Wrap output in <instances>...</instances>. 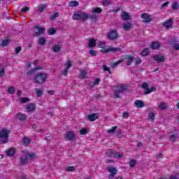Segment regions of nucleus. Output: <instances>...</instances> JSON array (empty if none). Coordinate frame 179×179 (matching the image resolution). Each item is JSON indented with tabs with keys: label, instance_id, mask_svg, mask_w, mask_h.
Masks as SVG:
<instances>
[{
	"label": "nucleus",
	"instance_id": "23",
	"mask_svg": "<svg viewBox=\"0 0 179 179\" xmlns=\"http://www.w3.org/2000/svg\"><path fill=\"white\" fill-rule=\"evenodd\" d=\"M80 13L81 11L75 13L73 15V20H80Z\"/></svg>",
	"mask_w": 179,
	"mask_h": 179
},
{
	"label": "nucleus",
	"instance_id": "27",
	"mask_svg": "<svg viewBox=\"0 0 179 179\" xmlns=\"http://www.w3.org/2000/svg\"><path fill=\"white\" fill-rule=\"evenodd\" d=\"M15 152H16V151L15 150V148H10V149H8V150H7L6 155H7L8 156H13V155H15Z\"/></svg>",
	"mask_w": 179,
	"mask_h": 179
},
{
	"label": "nucleus",
	"instance_id": "35",
	"mask_svg": "<svg viewBox=\"0 0 179 179\" xmlns=\"http://www.w3.org/2000/svg\"><path fill=\"white\" fill-rule=\"evenodd\" d=\"M64 66L66 67V69H69L71 66H72V61L71 60H67L64 64Z\"/></svg>",
	"mask_w": 179,
	"mask_h": 179
},
{
	"label": "nucleus",
	"instance_id": "58",
	"mask_svg": "<svg viewBox=\"0 0 179 179\" xmlns=\"http://www.w3.org/2000/svg\"><path fill=\"white\" fill-rule=\"evenodd\" d=\"M27 160H29V158H27V157H26V158L22 157L21 158V163L22 164H26V163H27Z\"/></svg>",
	"mask_w": 179,
	"mask_h": 179
},
{
	"label": "nucleus",
	"instance_id": "56",
	"mask_svg": "<svg viewBox=\"0 0 179 179\" xmlns=\"http://www.w3.org/2000/svg\"><path fill=\"white\" fill-rule=\"evenodd\" d=\"M90 54L92 57H96V55H97V51L91 50H90Z\"/></svg>",
	"mask_w": 179,
	"mask_h": 179
},
{
	"label": "nucleus",
	"instance_id": "1",
	"mask_svg": "<svg viewBox=\"0 0 179 179\" xmlns=\"http://www.w3.org/2000/svg\"><path fill=\"white\" fill-rule=\"evenodd\" d=\"M34 82L38 85H43L47 80V74L45 73H38L34 78Z\"/></svg>",
	"mask_w": 179,
	"mask_h": 179
},
{
	"label": "nucleus",
	"instance_id": "22",
	"mask_svg": "<svg viewBox=\"0 0 179 179\" xmlns=\"http://www.w3.org/2000/svg\"><path fill=\"white\" fill-rule=\"evenodd\" d=\"M87 19H89V15L86 13H83L81 11L80 15V20L84 21V20H87Z\"/></svg>",
	"mask_w": 179,
	"mask_h": 179
},
{
	"label": "nucleus",
	"instance_id": "47",
	"mask_svg": "<svg viewBox=\"0 0 179 179\" xmlns=\"http://www.w3.org/2000/svg\"><path fill=\"white\" fill-rule=\"evenodd\" d=\"M48 34H49V36H52V34H55V29H54V28H50L48 31Z\"/></svg>",
	"mask_w": 179,
	"mask_h": 179
},
{
	"label": "nucleus",
	"instance_id": "24",
	"mask_svg": "<svg viewBox=\"0 0 179 179\" xmlns=\"http://www.w3.org/2000/svg\"><path fill=\"white\" fill-rule=\"evenodd\" d=\"M164 27H166V29H169L173 26V21L171 20H169L166 22H165L163 24Z\"/></svg>",
	"mask_w": 179,
	"mask_h": 179
},
{
	"label": "nucleus",
	"instance_id": "12",
	"mask_svg": "<svg viewBox=\"0 0 179 179\" xmlns=\"http://www.w3.org/2000/svg\"><path fill=\"white\" fill-rule=\"evenodd\" d=\"M153 59L155 61H157L158 63L164 62V61L166 59L165 57L162 55H155V56H153Z\"/></svg>",
	"mask_w": 179,
	"mask_h": 179
},
{
	"label": "nucleus",
	"instance_id": "18",
	"mask_svg": "<svg viewBox=\"0 0 179 179\" xmlns=\"http://www.w3.org/2000/svg\"><path fill=\"white\" fill-rule=\"evenodd\" d=\"M122 27L124 30L129 31L131 29H132V24L131 22L123 23Z\"/></svg>",
	"mask_w": 179,
	"mask_h": 179
},
{
	"label": "nucleus",
	"instance_id": "32",
	"mask_svg": "<svg viewBox=\"0 0 179 179\" xmlns=\"http://www.w3.org/2000/svg\"><path fill=\"white\" fill-rule=\"evenodd\" d=\"M30 101V99L28 97H24L20 99V103L21 104H24V103H29Z\"/></svg>",
	"mask_w": 179,
	"mask_h": 179
},
{
	"label": "nucleus",
	"instance_id": "29",
	"mask_svg": "<svg viewBox=\"0 0 179 179\" xmlns=\"http://www.w3.org/2000/svg\"><path fill=\"white\" fill-rule=\"evenodd\" d=\"M158 108H159V110H166L167 108V103L164 102H161L158 105Z\"/></svg>",
	"mask_w": 179,
	"mask_h": 179
},
{
	"label": "nucleus",
	"instance_id": "42",
	"mask_svg": "<svg viewBox=\"0 0 179 179\" xmlns=\"http://www.w3.org/2000/svg\"><path fill=\"white\" fill-rule=\"evenodd\" d=\"M38 44L39 45H44L45 44V39L44 38H41L38 41Z\"/></svg>",
	"mask_w": 179,
	"mask_h": 179
},
{
	"label": "nucleus",
	"instance_id": "4",
	"mask_svg": "<svg viewBox=\"0 0 179 179\" xmlns=\"http://www.w3.org/2000/svg\"><path fill=\"white\" fill-rule=\"evenodd\" d=\"M142 89L145 90L144 94H150V93H153V92H156V87H151L149 88V85L147 83H143L141 85Z\"/></svg>",
	"mask_w": 179,
	"mask_h": 179
},
{
	"label": "nucleus",
	"instance_id": "10",
	"mask_svg": "<svg viewBox=\"0 0 179 179\" xmlns=\"http://www.w3.org/2000/svg\"><path fill=\"white\" fill-rule=\"evenodd\" d=\"M99 118V113H93L88 115L87 116V120L88 121H90L91 122H93V121H96Z\"/></svg>",
	"mask_w": 179,
	"mask_h": 179
},
{
	"label": "nucleus",
	"instance_id": "8",
	"mask_svg": "<svg viewBox=\"0 0 179 179\" xmlns=\"http://www.w3.org/2000/svg\"><path fill=\"white\" fill-rule=\"evenodd\" d=\"M117 51H121V49L120 48H109L101 50V52L102 54H107V52H117Z\"/></svg>",
	"mask_w": 179,
	"mask_h": 179
},
{
	"label": "nucleus",
	"instance_id": "62",
	"mask_svg": "<svg viewBox=\"0 0 179 179\" xmlns=\"http://www.w3.org/2000/svg\"><path fill=\"white\" fill-rule=\"evenodd\" d=\"M0 76H5V69L2 68L0 69Z\"/></svg>",
	"mask_w": 179,
	"mask_h": 179
},
{
	"label": "nucleus",
	"instance_id": "54",
	"mask_svg": "<svg viewBox=\"0 0 179 179\" xmlns=\"http://www.w3.org/2000/svg\"><path fill=\"white\" fill-rule=\"evenodd\" d=\"M170 139L172 142H176L177 141V136L172 134L170 136Z\"/></svg>",
	"mask_w": 179,
	"mask_h": 179
},
{
	"label": "nucleus",
	"instance_id": "38",
	"mask_svg": "<svg viewBox=\"0 0 179 179\" xmlns=\"http://www.w3.org/2000/svg\"><path fill=\"white\" fill-rule=\"evenodd\" d=\"M102 5L103 6H110L111 5V0H103Z\"/></svg>",
	"mask_w": 179,
	"mask_h": 179
},
{
	"label": "nucleus",
	"instance_id": "48",
	"mask_svg": "<svg viewBox=\"0 0 179 179\" xmlns=\"http://www.w3.org/2000/svg\"><path fill=\"white\" fill-rule=\"evenodd\" d=\"M135 164H136V161L135 159H131L130 160V164H129V167H135Z\"/></svg>",
	"mask_w": 179,
	"mask_h": 179
},
{
	"label": "nucleus",
	"instance_id": "2",
	"mask_svg": "<svg viewBox=\"0 0 179 179\" xmlns=\"http://www.w3.org/2000/svg\"><path fill=\"white\" fill-rule=\"evenodd\" d=\"M44 31H45V28L41 27L39 25H36L32 29V34L34 36H41V34H44Z\"/></svg>",
	"mask_w": 179,
	"mask_h": 179
},
{
	"label": "nucleus",
	"instance_id": "28",
	"mask_svg": "<svg viewBox=\"0 0 179 179\" xmlns=\"http://www.w3.org/2000/svg\"><path fill=\"white\" fill-rule=\"evenodd\" d=\"M121 17L123 20H129V14H128V13L122 12Z\"/></svg>",
	"mask_w": 179,
	"mask_h": 179
},
{
	"label": "nucleus",
	"instance_id": "17",
	"mask_svg": "<svg viewBox=\"0 0 179 179\" xmlns=\"http://www.w3.org/2000/svg\"><path fill=\"white\" fill-rule=\"evenodd\" d=\"M65 138H66V139H69V141H72V139H73L75 138V134L73 133V131H68L65 134Z\"/></svg>",
	"mask_w": 179,
	"mask_h": 179
},
{
	"label": "nucleus",
	"instance_id": "57",
	"mask_svg": "<svg viewBox=\"0 0 179 179\" xmlns=\"http://www.w3.org/2000/svg\"><path fill=\"white\" fill-rule=\"evenodd\" d=\"M92 83L94 85V86H97V85L100 83V78L95 79Z\"/></svg>",
	"mask_w": 179,
	"mask_h": 179
},
{
	"label": "nucleus",
	"instance_id": "26",
	"mask_svg": "<svg viewBox=\"0 0 179 179\" xmlns=\"http://www.w3.org/2000/svg\"><path fill=\"white\" fill-rule=\"evenodd\" d=\"M68 5L71 8H75L76 6H79V2L78 1H70Z\"/></svg>",
	"mask_w": 179,
	"mask_h": 179
},
{
	"label": "nucleus",
	"instance_id": "55",
	"mask_svg": "<svg viewBox=\"0 0 179 179\" xmlns=\"http://www.w3.org/2000/svg\"><path fill=\"white\" fill-rule=\"evenodd\" d=\"M65 171H75V166H68Z\"/></svg>",
	"mask_w": 179,
	"mask_h": 179
},
{
	"label": "nucleus",
	"instance_id": "43",
	"mask_svg": "<svg viewBox=\"0 0 179 179\" xmlns=\"http://www.w3.org/2000/svg\"><path fill=\"white\" fill-rule=\"evenodd\" d=\"M28 10H30V8H29L28 6H24L20 10V13H26V12H28Z\"/></svg>",
	"mask_w": 179,
	"mask_h": 179
},
{
	"label": "nucleus",
	"instance_id": "3",
	"mask_svg": "<svg viewBox=\"0 0 179 179\" xmlns=\"http://www.w3.org/2000/svg\"><path fill=\"white\" fill-rule=\"evenodd\" d=\"M8 135H9V131L6 129H2L0 131V142L1 143H8Z\"/></svg>",
	"mask_w": 179,
	"mask_h": 179
},
{
	"label": "nucleus",
	"instance_id": "49",
	"mask_svg": "<svg viewBox=\"0 0 179 179\" xmlns=\"http://www.w3.org/2000/svg\"><path fill=\"white\" fill-rule=\"evenodd\" d=\"M59 16V13H55V14L51 15V20H54L55 18L58 17Z\"/></svg>",
	"mask_w": 179,
	"mask_h": 179
},
{
	"label": "nucleus",
	"instance_id": "31",
	"mask_svg": "<svg viewBox=\"0 0 179 179\" xmlns=\"http://www.w3.org/2000/svg\"><path fill=\"white\" fill-rule=\"evenodd\" d=\"M103 12V10L101 8L96 7V8H92V13H101Z\"/></svg>",
	"mask_w": 179,
	"mask_h": 179
},
{
	"label": "nucleus",
	"instance_id": "61",
	"mask_svg": "<svg viewBox=\"0 0 179 179\" xmlns=\"http://www.w3.org/2000/svg\"><path fill=\"white\" fill-rule=\"evenodd\" d=\"M45 6L44 5H41L39 6V8L38 10V12H39L40 13H41V12H43V10H44Z\"/></svg>",
	"mask_w": 179,
	"mask_h": 179
},
{
	"label": "nucleus",
	"instance_id": "60",
	"mask_svg": "<svg viewBox=\"0 0 179 179\" xmlns=\"http://www.w3.org/2000/svg\"><path fill=\"white\" fill-rule=\"evenodd\" d=\"M103 71H108L110 75H111V71H110V68L106 66L105 65L103 66Z\"/></svg>",
	"mask_w": 179,
	"mask_h": 179
},
{
	"label": "nucleus",
	"instance_id": "40",
	"mask_svg": "<svg viewBox=\"0 0 179 179\" xmlns=\"http://www.w3.org/2000/svg\"><path fill=\"white\" fill-rule=\"evenodd\" d=\"M22 143L24 146H27V145L30 144V139L27 138H24L22 140Z\"/></svg>",
	"mask_w": 179,
	"mask_h": 179
},
{
	"label": "nucleus",
	"instance_id": "11",
	"mask_svg": "<svg viewBox=\"0 0 179 179\" xmlns=\"http://www.w3.org/2000/svg\"><path fill=\"white\" fill-rule=\"evenodd\" d=\"M15 117L17 120H19V121H24V120L27 118V115L24 113H18L15 115Z\"/></svg>",
	"mask_w": 179,
	"mask_h": 179
},
{
	"label": "nucleus",
	"instance_id": "37",
	"mask_svg": "<svg viewBox=\"0 0 179 179\" xmlns=\"http://www.w3.org/2000/svg\"><path fill=\"white\" fill-rule=\"evenodd\" d=\"M179 8V3L176 1H174L172 4L173 10H177Z\"/></svg>",
	"mask_w": 179,
	"mask_h": 179
},
{
	"label": "nucleus",
	"instance_id": "46",
	"mask_svg": "<svg viewBox=\"0 0 179 179\" xmlns=\"http://www.w3.org/2000/svg\"><path fill=\"white\" fill-rule=\"evenodd\" d=\"M148 118L150 121H155V113L153 112L150 113Z\"/></svg>",
	"mask_w": 179,
	"mask_h": 179
},
{
	"label": "nucleus",
	"instance_id": "50",
	"mask_svg": "<svg viewBox=\"0 0 179 179\" xmlns=\"http://www.w3.org/2000/svg\"><path fill=\"white\" fill-rule=\"evenodd\" d=\"M141 62H142V59H141V58H139V57H137L136 59V66H139V65H141Z\"/></svg>",
	"mask_w": 179,
	"mask_h": 179
},
{
	"label": "nucleus",
	"instance_id": "6",
	"mask_svg": "<svg viewBox=\"0 0 179 179\" xmlns=\"http://www.w3.org/2000/svg\"><path fill=\"white\" fill-rule=\"evenodd\" d=\"M126 87L124 85H120L117 87V90L116 91H115V96L118 99L120 97V94H121V93H123V92H125L126 90Z\"/></svg>",
	"mask_w": 179,
	"mask_h": 179
},
{
	"label": "nucleus",
	"instance_id": "45",
	"mask_svg": "<svg viewBox=\"0 0 179 179\" xmlns=\"http://www.w3.org/2000/svg\"><path fill=\"white\" fill-rule=\"evenodd\" d=\"M8 93H9V94H13L15 93V87H9L8 89Z\"/></svg>",
	"mask_w": 179,
	"mask_h": 179
},
{
	"label": "nucleus",
	"instance_id": "34",
	"mask_svg": "<svg viewBox=\"0 0 179 179\" xmlns=\"http://www.w3.org/2000/svg\"><path fill=\"white\" fill-rule=\"evenodd\" d=\"M123 157H124V154L121 152H115V157H114L115 159H122Z\"/></svg>",
	"mask_w": 179,
	"mask_h": 179
},
{
	"label": "nucleus",
	"instance_id": "21",
	"mask_svg": "<svg viewBox=\"0 0 179 179\" xmlns=\"http://www.w3.org/2000/svg\"><path fill=\"white\" fill-rule=\"evenodd\" d=\"M160 48V43L159 42H152L151 43V48L152 50H159Z\"/></svg>",
	"mask_w": 179,
	"mask_h": 179
},
{
	"label": "nucleus",
	"instance_id": "19",
	"mask_svg": "<svg viewBox=\"0 0 179 179\" xmlns=\"http://www.w3.org/2000/svg\"><path fill=\"white\" fill-rule=\"evenodd\" d=\"M89 48H93V47H96V39H90L88 41V45Z\"/></svg>",
	"mask_w": 179,
	"mask_h": 179
},
{
	"label": "nucleus",
	"instance_id": "63",
	"mask_svg": "<svg viewBox=\"0 0 179 179\" xmlns=\"http://www.w3.org/2000/svg\"><path fill=\"white\" fill-rule=\"evenodd\" d=\"M68 69H64V71H62V75L63 76H66L68 75Z\"/></svg>",
	"mask_w": 179,
	"mask_h": 179
},
{
	"label": "nucleus",
	"instance_id": "14",
	"mask_svg": "<svg viewBox=\"0 0 179 179\" xmlns=\"http://www.w3.org/2000/svg\"><path fill=\"white\" fill-rule=\"evenodd\" d=\"M26 110L28 113H33L36 110V106L34 103H29L27 106Z\"/></svg>",
	"mask_w": 179,
	"mask_h": 179
},
{
	"label": "nucleus",
	"instance_id": "39",
	"mask_svg": "<svg viewBox=\"0 0 179 179\" xmlns=\"http://www.w3.org/2000/svg\"><path fill=\"white\" fill-rule=\"evenodd\" d=\"M52 50L54 51V52H59V51L61 50V46H59V45H55L53 46Z\"/></svg>",
	"mask_w": 179,
	"mask_h": 179
},
{
	"label": "nucleus",
	"instance_id": "7",
	"mask_svg": "<svg viewBox=\"0 0 179 179\" xmlns=\"http://www.w3.org/2000/svg\"><path fill=\"white\" fill-rule=\"evenodd\" d=\"M108 173H110V174H109L108 178L109 179H113L114 178V177H115V174H117V169L113 167V166H110L107 169Z\"/></svg>",
	"mask_w": 179,
	"mask_h": 179
},
{
	"label": "nucleus",
	"instance_id": "9",
	"mask_svg": "<svg viewBox=\"0 0 179 179\" xmlns=\"http://www.w3.org/2000/svg\"><path fill=\"white\" fill-rule=\"evenodd\" d=\"M108 37L109 40H117L118 33H117V31L113 30L108 34Z\"/></svg>",
	"mask_w": 179,
	"mask_h": 179
},
{
	"label": "nucleus",
	"instance_id": "13",
	"mask_svg": "<svg viewBox=\"0 0 179 179\" xmlns=\"http://www.w3.org/2000/svg\"><path fill=\"white\" fill-rule=\"evenodd\" d=\"M134 105L137 108H142V107H145V103L142 101V100H136L134 101Z\"/></svg>",
	"mask_w": 179,
	"mask_h": 179
},
{
	"label": "nucleus",
	"instance_id": "20",
	"mask_svg": "<svg viewBox=\"0 0 179 179\" xmlns=\"http://www.w3.org/2000/svg\"><path fill=\"white\" fill-rule=\"evenodd\" d=\"M43 92L44 91L43 88L36 89L35 90V94L36 95V97H41V96H43Z\"/></svg>",
	"mask_w": 179,
	"mask_h": 179
},
{
	"label": "nucleus",
	"instance_id": "41",
	"mask_svg": "<svg viewBox=\"0 0 179 179\" xmlns=\"http://www.w3.org/2000/svg\"><path fill=\"white\" fill-rule=\"evenodd\" d=\"M141 55H142L143 57H146L147 55H149V49H144L141 53Z\"/></svg>",
	"mask_w": 179,
	"mask_h": 179
},
{
	"label": "nucleus",
	"instance_id": "64",
	"mask_svg": "<svg viewBox=\"0 0 179 179\" xmlns=\"http://www.w3.org/2000/svg\"><path fill=\"white\" fill-rule=\"evenodd\" d=\"M178 177H179V173H177L176 175L171 176L170 179H179Z\"/></svg>",
	"mask_w": 179,
	"mask_h": 179
},
{
	"label": "nucleus",
	"instance_id": "15",
	"mask_svg": "<svg viewBox=\"0 0 179 179\" xmlns=\"http://www.w3.org/2000/svg\"><path fill=\"white\" fill-rule=\"evenodd\" d=\"M79 79H87V71L84 69L81 71L78 75Z\"/></svg>",
	"mask_w": 179,
	"mask_h": 179
},
{
	"label": "nucleus",
	"instance_id": "33",
	"mask_svg": "<svg viewBox=\"0 0 179 179\" xmlns=\"http://www.w3.org/2000/svg\"><path fill=\"white\" fill-rule=\"evenodd\" d=\"M122 62H124V60H119L115 63L110 64V66L111 68H115V66H118V65H120V64H122Z\"/></svg>",
	"mask_w": 179,
	"mask_h": 179
},
{
	"label": "nucleus",
	"instance_id": "30",
	"mask_svg": "<svg viewBox=\"0 0 179 179\" xmlns=\"http://www.w3.org/2000/svg\"><path fill=\"white\" fill-rule=\"evenodd\" d=\"M25 157L29 159V160H31V159H34L36 157V154L34 153H27L24 155Z\"/></svg>",
	"mask_w": 179,
	"mask_h": 179
},
{
	"label": "nucleus",
	"instance_id": "44",
	"mask_svg": "<svg viewBox=\"0 0 179 179\" xmlns=\"http://www.w3.org/2000/svg\"><path fill=\"white\" fill-rule=\"evenodd\" d=\"M172 47H173V50H176V51H178L179 50V43L174 42L172 44Z\"/></svg>",
	"mask_w": 179,
	"mask_h": 179
},
{
	"label": "nucleus",
	"instance_id": "5",
	"mask_svg": "<svg viewBox=\"0 0 179 179\" xmlns=\"http://www.w3.org/2000/svg\"><path fill=\"white\" fill-rule=\"evenodd\" d=\"M141 17L143 20V23H150L152 22V15L148 13L141 14Z\"/></svg>",
	"mask_w": 179,
	"mask_h": 179
},
{
	"label": "nucleus",
	"instance_id": "51",
	"mask_svg": "<svg viewBox=\"0 0 179 179\" xmlns=\"http://www.w3.org/2000/svg\"><path fill=\"white\" fill-rule=\"evenodd\" d=\"M99 48H106V43L103 41L99 42L98 45Z\"/></svg>",
	"mask_w": 179,
	"mask_h": 179
},
{
	"label": "nucleus",
	"instance_id": "59",
	"mask_svg": "<svg viewBox=\"0 0 179 179\" xmlns=\"http://www.w3.org/2000/svg\"><path fill=\"white\" fill-rule=\"evenodd\" d=\"M80 135H86L87 134V129H83L80 131Z\"/></svg>",
	"mask_w": 179,
	"mask_h": 179
},
{
	"label": "nucleus",
	"instance_id": "52",
	"mask_svg": "<svg viewBox=\"0 0 179 179\" xmlns=\"http://www.w3.org/2000/svg\"><path fill=\"white\" fill-rule=\"evenodd\" d=\"M122 115V118H124V120H127L129 117V113H128V112H124Z\"/></svg>",
	"mask_w": 179,
	"mask_h": 179
},
{
	"label": "nucleus",
	"instance_id": "25",
	"mask_svg": "<svg viewBox=\"0 0 179 179\" xmlns=\"http://www.w3.org/2000/svg\"><path fill=\"white\" fill-rule=\"evenodd\" d=\"M106 156H108V157H115V151L113 150H108L106 153Z\"/></svg>",
	"mask_w": 179,
	"mask_h": 179
},
{
	"label": "nucleus",
	"instance_id": "36",
	"mask_svg": "<svg viewBox=\"0 0 179 179\" xmlns=\"http://www.w3.org/2000/svg\"><path fill=\"white\" fill-rule=\"evenodd\" d=\"M117 126H114L111 129L106 130V132L108 134H114V132H115V131H117Z\"/></svg>",
	"mask_w": 179,
	"mask_h": 179
},
{
	"label": "nucleus",
	"instance_id": "53",
	"mask_svg": "<svg viewBox=\"0 0 179 179\" xmlns=\"http://www.w3.org/2000/svg\"><path fill=\"white\" fill-rule=\"evenodd\" d=\"M9 44V41L8 40H4L2 41V43L1 44V47H6Z\"/></svg>",
	"mask_w": 179,
	"mask_h": 179
},
{
	"label": "nucleus",
	"instance_id": "16",
	"mask_svg": "<svg viewBox=\"0 0 179 179\" xmlns=\"http://www.w3.org/2000/svg\"><path fill=\"white\" fill-rule=\"evenodd\" d=\"M124 59L127 60V66H129L134 62V57L131 55H126L124 57Z\"/></svg>",
	"mask_w": 179,
	"mask_h": 179
}]
</instances>
